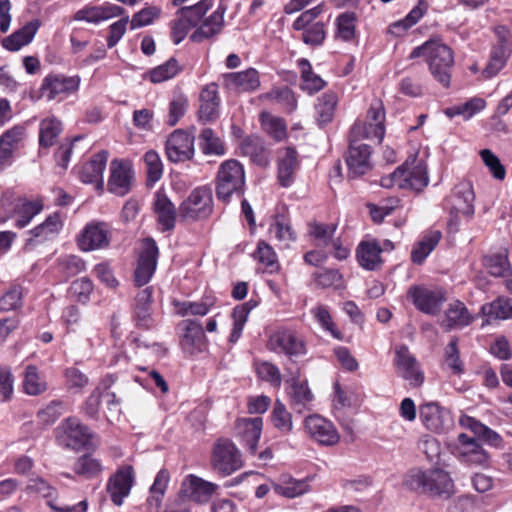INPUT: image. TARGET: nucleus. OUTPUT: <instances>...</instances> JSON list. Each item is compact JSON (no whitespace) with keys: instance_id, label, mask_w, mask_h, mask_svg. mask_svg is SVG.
Returning a JSON list of instances; mask_svg holds the SVG:
<instances>
[{"instance_id":"cd10ccee","label":"nucleus","mask_w":512,"mask_h":512,"mask_svg":"<svg viewBox=\"0 0 512 512\" xmlns=\"http://www.w3.org/2000/svg\"><path fill=\"white\" fill-rule=\"evenodd\" d=\"M183 335L180 340L182 349L190 354L201 352L204 348L205 334L201 323L195 320L182 322Z\"/></svg>"},{"instance_id":"393cba45","label":"nucleus","mask_w":512,"mask_h":512,"mask_svg":"<svg viewBox=\"0 0 512 512\" xmlns=\"http://www.w3.org/2000/svg\"><path fill=\"white\" fill-rule=\"evenodd\" d=\"M227 8L222 3L207 18H205L195 31L190 35V40L194 43H202L221 33L224 27V14Z\"/></svg>"},{"instance_id":"8fccbe9b","label":"nucleus","mask_w":512,"mask_h":512,"mask_svg":"<svg viewBox=\"0 0 512 512\" xmlns=\"http://www.w3.org/2000/svg\"><path fill=\"white\" fill-rule=\"evenodd\" d=\"M61 131V122L56 117L50 116L43 119L39 130L40 147L48 148L53 146Z\"/></svg>"},{"instance_id":"412c9836","label":"nucleus","mask_w":512,"mask_h":512,"mask_svg":"<svg viewBox=\"0 0 512 512\" xmlns=\"http://www.w3.org/2000/svg\"><path fill=\"white\" fill-rule=\"evenodd\" d=\"M456 455L462 463L469 466L486 465L489 458L487 452L478 441L465 433H461L458 436Z\"/></svg>"},{"instance_id":"a19ab883","label":"nucleus","mask_w":512,"mask_h":512,"mask_svg":"<svg viewBox=\"0 0 512 512\" xmlns=\"http://www.w3.org/2000/svg\"><path fill=\"white\" fill-rule=\"evenodd\" d=\"M461 427L472 431L478 440H481L491 446H499L501 443V437L489 427L477 421L475 418L468 415H462L459 419Z\"/></svg>"},{"instance_id":"603ef678","label":"nucleus","mask_w":512,"mask_h":512,"mask_svg":"<svg viewBox=\"0 0 512 512\" xmlns=\"http://www.w3.org/2000/svg\"><path fill=\"white\" fill-rule=\"evenodd\" d=\"M486 107V101L480 97H474L463 104L446 108L444 113L449 118L462 116L464 120L471 119L475 114L479 113Z\"/></svg>"},{"instance_id":"49530a36","label":"nucleus","mask_w":512,"mask_h":512,"mask_svg":"<svg viewBox=\"0 0 512 512\" xmlns=\"http://www.w3.org/2000/svg\"><path fill=\"white\" fill-rule=\"evenodd\" d=\"M241 151L243 155L250 157V159L260 166H265L268 163V154L264 147V142L257 136H248L241 143Z\"/></svg>"},{"instance_id":"7ed1b4c3","label":"nucleus","mask_w":512,"mask_h":512,"mask_svg":"<svg viewBox=\"0 0 512 512\" xmlns=\"http://www.w3.org/2000/svg\"><path fill=\"white\" fill-rule=\"evenodd\" d=\"M245 187V171L243 165L229 159L219 166L215 179V192L218 200L228 203L233 196L241 197Z\"/></svg>"},{"instance_id":"3c124183","label":"nucleus","mask_w":512,"mask_h":512,"mask_svg":"<svg viewBox=\"0 0 512 512\" xmlns=\"http://www.w3.org/2000/svg\"><path fill=\"white\" fill-rule=\"evenodd\" d=\"M337 102V95L331 91L324 93L318 98L315 109L316 119L320 125H324L332 121Z\"/></svg>"},{"instance_id":"4d7b16f0","label":"nucleus","mask_w":512,"mask_h":512,"mask_svg":"<svg viewBox=\"0 0 512 512\" xmlns=\"http://www.w3.org/2000/svg\"><path fill=\"white\" fill-rule=\"evenodd\" d=\"M260 122L264 131L276 141H282L287 136V126L282 118L268 112L260 114Z\"/></svg>"},{"instance_id":"f257e3e1","label":"nucleus","mask_w":512,"mask_h":512,"mask_svg":"<svg viewBox=\"0 0 512 512\" xmlns=\"http://www.w3.org/2000/svg\"><path fill=\"white\" fill-rule=\"evenodd\" d=\"M403 485L416 493L443 499L450 498L455 492L450 474L441 468L410 469L404 476Z\"/></svg>"},{"instance_id":"ea45409f","label":"nucleus","mask_w":512,"mask_h":512,"mask_svg":"<svg viewBox=\"0 0 512 512\" xmlns=\"http://www.w3.org/2000/svg\"><path fill=\"white\" fill-rule=\"evenodd\" d=\"M44 204L42 199L36 198L29 200L27 198H21L14 206L16 214L15 226L17 228L26 227L31 220L43 210Z\"/></svg>"},{"instance_id":"f3484780","label":"nucleus","mask_w":512,"mask_h":512,"mask_svg":"<svg viewBox=\"0 0 512 512\" xmlns=\"http://www.w3.org/2000/svg\"><path fill=\"white\" fill-rule=\"evenodd\" d=\"M134 179L132 164L128 160L114 159L110 163L108 190L118 196L126 195Z\"/></svg>"},{"instance_id":"338daca9","label":"nucleus","mask_w":512,"mask_h":512,"mask_svg":"<svg viewBox=\"0 0 512 512\" xmlns=\"http://www.w3.org/2000/svg\"><path fill=\"white\" fill-rule=\"evenodd\" d=\"M337 225L334 223L325 224L320 222H312L309 224V234L321 246H328L332 243Z\"/></svg>"},{"instance_id":"69168bd1","label":"nucleus","mask_w":512,"mask_h":512,"mask_svg":"<svg viewBox=\"0 0 512 512\" xmlns=\"http://www.w3.org/2000/svg\"><path fill=\"white\" fill-rule=\"evenodd\" d=\"M484 266L487 271L495 277L506 276L511 270L506 252H500L485 257Z\"/></svg>"},{"instance_id":"774afa93","label":"nucleus","mask_w":512,"mask_h":512,"mask_svg":"<svg viewBox=\"0 0 512 512\" xmlns=\"http://www.w3.org/2000/svg\"><path fill=\"white\" fill-rule=\"evenodd\" d=\"M181 71V67L175 58H170L167 62L153 68L149 72V77L153 83H161L175 77Z\"/></svg>"},{"instance_id":"4468645a","label":"nucleus","mask_w":512,"mask_h":512,"mask_svg":"<svg viewBox=\"0 0 512 512\" xmlns=\"http://www.w3.org/2000/svg\"><path fill=\"white\" fill-rule=\"evenodd\" d=\"M135 482V472L131 465L121 466L108 480L107 492L116 506H121L130 494Z\"/></svg>"},{"instance_id":"2eb2a0df","label":"nucleus","mask_w":512,"mask_h":512,"mask_svg":"<svg viewBox=\"0 0 512 512\" xmlns=\"http://www.w3.org/2000/svg\"><path fill=\"white\" fill-rule=\"evenodd\" d=\"M304 428L307 434L321 445L333 446L339 442L340 436L333 423L318 414L306 417Z\"/></svg>"},{"instance_id":"6e6d98bb","label":"nucleus","mask_w":512,"mask_h":512,"mask_svg":"<svg viewBox=\"0 0 512 512\" xmlns=\"http://www.w3.org/2000/svg\"><path fill=\"white\" fill-rule=\"evenodd\" d=\"M103 470L101 462L90 454L80 456L73 466V471L85 479H92L101 474Z\"/></svg>"},{"instance_id":"58836bf2","label":"nucleus","mask_w":512,"mask_h":512,"mask_svg":"<svg viewBox=\"0 0 512 512\" xmlns=\"http://www.w3.org/2000/svg\"><path fill=\"white\" fill-rule=\"evenodd\" d=\"M154 211L164 231L174 228L177 215L176 208L171 200L160 191L155 194Z\"/></svg>"},{"instance_id":"f8f14e48","label":"nucleus","mask_w":512,"mask_h":512,"mask_svg":"<svg viewBox=\"0 0 512 512\" xmlns=\"http://www.w3.org/2000/svg\"><path fill=\"white\" fill-rule=\"evenodd\" d=\"M408 297L418 310L431 315L437 314L440 311L441 305L446 300L445 292L442 288L426 286L410 287Z\"/></svg>"},{"instance_id":"864d4df0","label":"nucleus","mask_w":512,"mask_h":512,"mask_svg":"<svg viewBox=\"0 0 512 512\" xmlns=\"http://www.w3.org/2000/svg\"><path fill=\"white\" fill-rule=\"evenodd\" d=\"M199 147L206 155L221 156L225 154V146L222 140L211 128H204L199 134Z\"/></svg>"},{"instance_id":"13d9d810","label":"nucleus","mask_w":512,"mask_h":512,"mask_svg":"<svg viewBox=\"0 0 512 512\" xmlns=\"http://www.w3.org/2000/svg\"><path fill=\"white\" fill-rule=\"evenodd\" d=\"M483 315L488 319H509L512 318V299L498 298L495 301L481 307Z\"/></svg>"},{"instance_id":"9b49d317","label":"nucleus","mask_w":512,"mask_h":512,"mask_svg":"<svg viewBox=\"0 0 512 512\" xmlns=\"http://www.w3.org/2000/svg\"><path fill=\"white\" fill-rule=\"evenodd\" d=\"M56 430L59 443L67 448L80 450L90 443L91 433L88 427L75 417L62 421Z\"/></svg>"},{"instance_id":"2f4dec72","label":"nucleus","mask_w":512,"mask_h":512,"mask_svg":"<svg viewBox=\"0 0 512 512\" xmlns=\"http://www.w3.org/2000/svg\"><path fill=\"white\" fill-rule=\"evenodd\" d=\"M63 223L58 213H53L46 220L28 232L26 246L43 243L54 238L62 229Z\"/></svg>"},{"instance_id":"f03ea898","label":"nucleus","mask_w":512,"mask_h":512,"mask_svg":"<svg viewBox=\"0 0 512 512\" xmlns=\"http://www.w3.org/2000/svg\"><path fill=\"white\" fill-rule=\"evenodd\" d=\"M425 57L433 77L444 87L450 85L454 56L450 47L439 40H429L415 47L409 58Z\"/></svg>"},{"instance_id":"aec40b11","label":"nucleus","mask_w":512,"mask_h":512,"mask_svg":"<svg viewBox=\"0 0 512 512\" xmlns=\"http://www.w3.org/2000/svg\"><path fill=\"white\" fill-rule=\"evenodd\" d=\"M218 485L202 479L194 474L187 475L181 483V495L193 502L204 504L207 503Z\"/></svg>"},{"instance_id":"de8ad7c7","label":"nucleus","mask_w":512,"mask_h":512,"mask_svg":"<svg viewBox=\"0 0 512 512\" xmlns=\"http://www.w3.org/2000/svg\"><path fill=\"white\" fill-rule=\"evenodd\" d=\"M298 67L301 73V88L309 94L320 91L325 86V81L313 73L312 66L307 59H299Z\"/></svg>"},{"instance_id":"4be33fe9","label":"nucleus","mask_w":512,"mask_h":512,"mask_svg":"<svg viewBox=\"0 0 512 512\" xmlns=\"http://www.w3.org/2000/svg\"><path fill=\"white\" fill-rule=\"evenodd\" d=\"M166 154L172 162H183L194 155V137L183 130H175L166 142Z\"/></svg>"},{"instance_id":"1a4fd4ad","label":"nucleus","mask_w":512,"mask_h":512,"mask_svg":"<svg viewBox=\"0 0 512 512\" xmlns=\"http://www.w3.org/2000/svg\"><path fill=\"white\" fill-rule=\"evenodd\" d=\"M111 227L103 221H91L77 236V245L83 252L107 248L111 239Z\"/></svg>"},{"instance_id":"6e6552de","label":"nucleus","mask_w":512,"mask_h":512,"mask_svg":"<svg viewBox=\"0 0 512 512\" xmlns=\"http://www.w3.org/2000/svg\"><path fill=\"white\" fill-rule=\"evenodd\" d=\"M267 348L269 351L289 358L306 354V345L302 337L296 331L288 328L275 330L269 336Z\"/></svg>"},{"instance_id":"6ab92c4d","label":"nucleus","mask_w":512,"mask_h":512,"mask_svg":"<svg viewBox=\"0 0 512 512\" xmlns=\"http://www.w3.org/2000/svg\"><path fill=\"white\" fill-rule=\"evenodd\" d=\"M498 37L497 43L491 50L490 60L483 70V75L486 78H491L498 74V72L505 66L507 59L511 54V42L509 32L505 27H498L496 29Z\"/></svg>"},{"instance_id":"7c9ffc66","label":"nucleus","mask_w":512,"mask_h":512,"mask_svg":"<svg viewBox=\"0 0 512 512\" xmlns=\"http://www.w3.org/2000/svg\"><path fill=\"white\" fill-rule=\"evenodd\" d=\"M473 321L474 316L469 312L465 304L459 300H454L448 304L441 325L446 331H450L466 327Z\"/></svg>"},{"instance_id":"a878e982","label":"nucleus","mask_w":512,"mask_h":512,"mask_svg":"<svg viewBox=\"0 0 512 512\" xmlns=\"http://www.w3.org/2000/svg\"><path fill=\"white\" fill-rule=\"evenodd\" d=\"M223 78L227 88L238 92H254L261 85L260 74L252 67L240 72L226 73Z\"/></svg>"},{"instance_id":"c756f323","label":"nucleus","mask_w":512,"mask_h":512,"mask_svg":"<svg viewBox=\"0 0 512 512\" xmlns=\"http://www.w3.org/2000/svg\"><path fill=\"white\" fill-rule=\"evenodd\" d=\"M108 160V152L101 151L94 155L90 161L84 163L79 171V178L83 183H95L97 188L103 187V172Z\"/></svg>"},{"instance_id":"79ce46f5","label":"nucleus","mask_w":512,"mask_h":512,"mask_svg":"<svg viewBox=\"0 0 512 512\" xmlns=\"http://www.w3.org/2000/svg\"><path fill=\"white\" fill-rule=\"evenodd\" d=\"M442 238L439 230H431L427 232L421 240H419L411 251V260L415 264H422L429 254L435 249Z\"/></svg>"},{"instance_id":"37998d69","label":"nucleus","mask_w":512,"mask_h":512,"mask_svg":"<svg viewBox=\"0 0 512 512\" xmlns=\"http://www.w3.org/2000/svg\"><path fill=\"white\" fill-rule=\"evenodd\" d=\"M258 98L262 102H274L279 104L287 113H291L297 108L295 94L289 87L273 88L269 92L260 94Z\"/></svg>"},{"instance_id":"5fc2aeb1","label":"nucleus","mask_w":512,"mask_h":512,"mask_svg":"<svg viewBox=\"0 0 512 512\" xmlns=\"http://www.w3.org/2000/svg\"><path fill=\"white\" fill-rule=\"evenodd\" d=\"M271 422L282 435H287L293 430L292 415L280 400H276L274 403Z\"/></svg>"},{"instance_id":"0eeeda50","label":"nucleus","mask_w":512,"mask_h":512,"mask_svg":"<svg viewBox=\"0 0 512 512\" xmlns=\"http://www.w3.org/2000/svg\"><path fill=\"white\" fill-rule=\"evenodd\" d=\"M241 454L229 439H219L211 454V467L217 473L228 476L242 467Z\"/></svg>"},{"instance_id":"bb28decb","label":"nucleus","mask_w":512,"mask_h":512,"mask_svg":"<svg viewBox=\"0 0 512 512\" xmlns=\"http://www.w3.org/2000/svg\"><path fill=\"white\" fill-rule=\"evenodd\" d=\"M124 13L125 10L121 6L104 3L100 6H86L78 10L74 14V20L97 24L113 17L122 16Z\"/></svg>"},{"instance_id":"a18cd8bd","label":"nucleus","mask_w":512,"mask_h":512,"mask_svg":"<svg viewBox=\"0 0 512 512\" xmlns=\"http://www.w3.org/2000/svg\"><path fill=\"white\" fill-rule=\"evenodd\" d=\"M216 304V298L212 295H204L199 301H183L176 304L177 313L181 316L195 315L205 316Z\"/></svg>"},{"instance_id":"473e14b6","label":"nucleus","mask_w":512,"mask_h":512,"mask_svg":"<svg viewBox=\"0 0 512 512\" xmlns=\"http://www.w3.org/2000/svg\"><path fill=\"white\" fill-rule=\"evenodd\" d=\"M41 26L39 19H33L2 40V46L11 52L19 51L30 44Z\"/></svg>"},{"instance_id":"5701e85b","label":"nucleus","mask_w":512,"mask_h":512,"mask_svg":"<svg viewBox=\"0 0 512 512\" xmlns=\"http://www.w3.org/2000/svg\"><path fill=\"white\" fill-rule=\"evenodd\" d=\"M371 148L367 144L358 143L350 138V146L346 156V164L350 177H358L366 174L371 169Z\"/></svg>"},{"instance_id":"e2e57ef3","label":"nucleus","mask_w":512,"mask_h":512,"mask_svg":"<svg viewBox=\"0 0 512 512\" xmlns=\"http://www.w3.org/2000/svg\"><path fill=\"white\" fill-rule=\"evenodd\" d=\"M254 258L262 264L269 273L277 272L280 269V264L275 251L264 241H260L258 243L257 250L254 253Z\"/></svg>"},{"instance_id":"bf43d9fd","label":"nucleus","mask_w":512,"mask_h":512,"mask_svg":"<svg viewBox=\"0 0 512 512\" xmlns=\"http://www.w3.org/2000/svg\"><path fill=\"white\" fill-rule=\"evenodd\" d=\"M57 271L65 278L73 277L86 269L85 262L76 255H64L56 260Z\"/></svg>"},{"instance_id":"f704fd0d","label":"nucleus","mask_w":512,"mask_h":512,"mask_svg":"<svg viewBox=\"0 0 512 512\" xmlns=\"http://www.w3.org/2000/svg\"><path fill=\"white\" fill-rule=\"evenodd\" d=\"M23 135V127L14 126L0 136V169L11 164L14 152L18 149Z\"/></svg>"},{"instance_id":"dca6fc26","label":"nucleus","mask_w":512,"mask_h":512,"mask_svg":"<svg viewBox=\"0 0 512 512\" xmlns=\"http://www.w3.org/2000/svg\"><path fill=\"white\" fill-rule=\"evenodd\" d=\"M423 425L434 433H444L453 426L451 412L436 402H429L420 407Z\"/></svg>"},{"instance_id":"680f3d73","label":"nucleus","mask_w":512,"mask_h":512,"mask_svg":"<svg viewBox=\"0 0 512 512\" xmlns=\"http://www.w3.org/2000/svg\"><path fill=\"white\" fill-rule=\"evenodd\" d=\"M253 307L254 305L249 301L234 308L232 313L233 328L229 337L231 343H236L241 337L248 315Z\"/></svg>"},{"instance_id":"c03bdc74","label":"nucleus","mask_w":512,"mask_h":512,"mask_svg":"<svg viewBox=\"0 0 512 512\" xmlns=\"http://www.w3.org/2000/svg\"><path fill=\"white\" fill-rule=\"evenodd\" d=\"M153 288L146 287L139 291L135 298V319L137 324L144 328L152 325L151 304Z\"/></svg>"},{"instance_id":"0e129e2a","label":"nucleus","mask_w":512,"mask_h":512,"mask_svg":"<svg viewBox=\"0 0 512 512\" xmlns=\"http://www.w3.org/2000/svg\"><path fill=\"white\" fill-rule=\"evenodd\" d=\"M269 233L273 235L278 241L289 243L294 241L296 236L293 231L290 221L285 215L277 214L270 225Z\"/></svg>"},{"instance_id":"39448f33","label":"nucleus","mask_w":512,"mask_h":512,"mask_svg":"<svg viewBox=\"0 0 512 512\" xmlns=\"http://www.w3.org/2000/svg\"><path fill=\"white\" fill-rule=\"evenodd\" d=\"M385 136V109L380 99H373L364 121H356L350 130V138L376 140L381 143Z\"/></svg>"},{"instance_id":"4c0bfd02","label":"nucleus","mask_w":512,"mask_h":512,"mask_svg":"<svg viewBox=\"0 0 512 512\" xmlns=\"http://www.w3.org/2000/svg\"><path fill=\"white\" fill-rule=\"evenodd\" d=\"M290 381L291 391L289 392V395L291 407L297 413L310 410L314 400V395L308 387L307 382H300L294 377H292Z\"/></svg>"},{"instance_id":"ddd939ff","label":"nucleus","mask_w":512,"mask_h":512,"mask_svg":"<svg viewBox=\"0 0 512 512\" xmlns=\"http://www.w3.org/2000/svg\"><path fill=\"white\" fill-rule=\"evenodd\" d=\"M394 363L397 374L408 381L411 386L419 387L423 384L424 373L407 346L401 345L396 348Z\"/></svg>"},{"instance_id":"9d476101","label":"nucleus","mask_w":512,"mask_h":512,"mask_svg":"<svg viewBox=\"0 0 512 512\" xmlns=\"http://www.w3.org/2000/svg\"><path fill=\"white\" fill-rule=\"evenodd\" d=\"M213 210L212 193L207 187L194 189L179 207V214L187 220L207 218Z\"/></svg>"},{"instance_id":"a211bd4d","label":"nucleus","mask_w":512,"mask_h":512,"mask_svg":"<svg viewBox=\"0 0 512 512\" xmlns=\"http://www.w3.org/2000/svg\"><path fill=\"white\" fill-rule=\"evenodd\" d=\"M158 258V247L151 238L143 241L142 251L138 259V265L134 274V281L137 286L146 285L152 278Z\"/></svg>"},{"instance_id":"b1692460","label":"nucleus","mask_w":512,"mask_h":512,"mask_svg":"<svg viewBox=\"0 0 512 512\" xmlns=\"http://www.w3.org/2000/svg\"><path fill=\"white\" fill-rule=\"evenodd\" d=\"M235 429L242 445L254 455L261 438L263 419L261 417L240 418L236 421Z\"/></svg>"},{"instance_id":"e433bc0d","label":"nucleus","mask_w":512,"mask_h":512,"mask_svg":"<svg viewBox=\"0 0 512 512\" xmlns=\"http://www.w3.org/2000/svg\"><path fill=\"white\" fill-rule=\"evenodd\" d=\"M298 166L297 151L294 148L286 147L279 152L278 179L282 186H290Z\"/></svg>"},{"instance_id":"72a5a7b5","label":"nucleus","mask_w":512,"mask_h":512,"mask_svg":"<svg viewBox=\"0 0 512 512\" xmlns=\"http://www.w3.org/2000/svg\"><path fill=\"white\" fill-rule=\"evenodd\" d=\"M475 195L470 183H460L454 189V201L452 204L451 214L455 218L460 215L472 217L474 214Z\"/></svg>"},{"instance_id":"c9c22d12","label":"nucleus","mask_w":512,"mask_h":512,"mask_svg":"<svg viewBox=\"0 0 512 512\" xmlns=\"http://www.w3.org/2000/svg\"><path fill=\"white\" fill-rule=\"evenodd\" d=\"M380 243L376 240L362 241L356 251L359 265L366 270H376L382 264Z\"/></svg>"},{"instance_id":"20e7f679","label":"nucleus","mask_w":512,"mask_h":512,"mask_svg":"<svg viewBox=\"0 0 512 512\" xmlns=\"http://www.w3.org/2000/svg\"><path fill=\"white\" fill-rule=\"evenodd\" d=\"M413 166L406 161L398 167L393 173L384 176L380 180V185L384 188L398 187L399 189L421 190L428 185V175L426 166L423 162L415 163Z\"/></svg>"},{"instance_id":"423d86ee","label":"nucleus","mask_w":512,"mask_h":512,"mask_svg":"<svg viewBox=\"0 0 512 512\" xmlns=\"http://www.w3.org/2000/svg\"><path fill=\"white\" fill-rule=\"evenodd\" d=\"M80 77L66 76L61 73H50L46 75L39 88L40 97L47 101H62L76 93L80 86Z\"/></svg>"},{"instance_id":"c85d7f7f","label":"nucleus","mask_w":512,"mask_h":512,"mask_svg":"<svg viewBox=\"0 0 512 512\" xmlns=\"http://www.w3.org/2000/svg\"><path fill=\"white\" fill-rule=\"evenodd\" d=\"M199 100V120L204 123L214 121L218 117V108L220 104L218 85L216 83L206 85L200 93Z\"/></svg>"},{"instance_id":"09e8293b","label":"nucleus","mask_w":512,"mask_h":512,"mask_svg":"<svg viewBox=\"0 0 512 512\" xmlns=\"http://www.w3.org/2000/svg\"><path fill=\"white\" fill-rule=\"evenodd\" d=\"M212 6L213 0H200L194 5L181 7L176 16L183 17L192 27H197Z\"/></svg>"},{"instance_id":"052dcab7","label":"nucleus","mask_w":512,"mask_h":512,"mask_svg":"<svg viewBox=\"0 0 512 512\" xmlns=\"http://www.w3.org/2000/svg\"><path fill=\"white\" fill-rule=\"evenodd\" d=\"M23 388L28 395H40L47 390V383L39 374L37 368L29 365L25 369Z\"/></svg>"}]
</instances>
